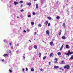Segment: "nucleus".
<instances>
[{
	"label": "nucleus",
	"instance_id": "obj_1",
	"mask_svg": "<svg viewBox=\"0 0 73 73\" xmlns=\"http://www.w3.org/2000/svg\"><path fill=\"white\" fill-rule=\"evenodd\" d=\"M64 69H70V66L68 64H66L64 66Z\"/></svg>",
	"mask_w": 73,
	"mask_h": 73
},
{
	"label": "nucleus",
	"instance_id": "obj_2",
	"mask_svg": "<svg viewBox=\"0 0 73 73\" xmlns=\"http://www.w3.org/2000/svg\"><path fill=\"white\" fill-rule=\"evenodd\" d=\"M46 34L48 35H49V33H50V32H49V30H47L46 31Z\"/></svg>",
	"mask_w": 73,
	"mask_h": 73
},
{
	"label": "nucleus",
	"instance_id": "obj_3",
	"mask_svg": "<svg viewBox=\"0 0 73 73\" xmlns=\"http://www.w3.org/2000/svg\"><path fill=\"white\" fill-rule=\"evenodd\" d=\"M14 5H16L19 4V3L18 2H17L16 1H14Z\"/></svg>",
	"mask_w": 73,
	"mask_h": 73
},
{
	"label": "nucleus",
	"instance_id": "obj_4",
	"mask_svg": "<svg viewBox=\"0 0 73 73\" xmlns=\"http://www.w3.org/2000/svg\"><path fill=\"white\" fill-rule=\"evenodd\" d=\"M48 21H47L45 22L44 24L46 25H48Z\"/></svg>",
	"mask_w": 73,
	"mask_h": 73
},
{
	"label": "nucleus",
	"instance_id": "obj_5",
	"mask_svg": "<svg viewBox=\"0 0 73 73\" xmlns=\"http://www.w3.org/2000/svg\"><path fill=\"white\" fill-rule=\"evenodd\" d=\"M50 44L51 45V46H52V45H54V44H53V42H51L50 43Z\"/></svg>",
	"mask_w": 73,
	"mask_h": 73
},
{
	"label": "nucleus",
	"instance_id": "obj_6",
	"mask_svg": "<svg viewBox=\"0 0 73 73\" xmlns=\"http://www.w3.org/2000/svg\"><path fill=\"white\" fill-rule=\"evenodd\" d=\"M59 68V67L58 66H55L54 67V69H58Z\"/></svg>",
	"mask_w": 73,
	"mask_h": 73
},
{
	"label": "nucleus",
	"instance_id": "obj_7",
	"mask_svg": "<svg viewBox=\"0 0 73 73\" xmlns=\"http://www.w3.org/2000/svg\"><path fill=\"white\" fill-rule=\"evenodd\" d=\"M62 64H65L64 61L62 60L61 61Z\"/></svg>",
	"mask_w": 73,
	"mask_h": 73
},
{
	"label": "nucleus",
	"instance_id": "obj_8",
	"mask_svg": "<svg viewBox=\"0 0 73 73\" xmlns=\"http://www.w3.org/2000/svg\"><path fill=\"white\" fill-rule=\"evenodd\" d=\"M34 48L35 49H37V46L36 45H34Z\"/></svg>",
	"mask_w": 73,
	"mask_h": 73
},
{
	"label": "nucleus",
	"instance_id": "obj_9",
	"mask_svg": "<svg viewBox=\"0 0 73 73\" xmlns=\"http://www.w3.org/2000/svg\"><path fill=\"white\" fill-rule=\"evenodd\" d=\"M27 5H29V6H30V5H31V3H27Z\"/></svg>",
	"mask_w": 73,
	"mask_h": 73
},
{
	"label": "nucleus",
	"instance_id": "obj_10",
	"mask_svg": "<svg viewBox=\"0 0 73 73\" xmlns=\"http://www.w3.org/2000/svg\"><path fill=\"white\" fill-rule=\"evenodd\" d=\"M62 38L63 40H65V39H66V37L64 36H63L62 37Z\"/></svg>",
	"mask_w": 73,
	"mask_h": 73
},
{
	"label": "nucleus",
	"instance_id": "obj_11",
	"mask_svg": "<svg viewBox=\"0 0 73 73\" xmlns=\"http://www.w3.org/2000/svg\"><path fill=\"white\" fill-rule=\"evenodd\" d=\"M62 32V31L61 30H60L59 32L58 33L59 35H61V32Z\"/></svg>",
	"mask_w": 73,
	"mask_h": 73
},
{
	"label": "nucleus",
	"instance_id": "obj_12",
	"mask_svg": "<svg viewBox=\"0 0 73 73\" xmlns=\"http://www.w3.org/2000/svg\"><path fill=\"white\" fill-rule=\"evenodd\" d=\"M64 46V44H63L62 46H61L60 49V50H62V48H63V46Z\"/></svg>",
	"mask_w": 73,
	"mask_h": 73
},
{
	"label": "nucleus",
	"instance_id": "obj_13",
	"mask_svg": "<svg viewBox=\"0 0 73 73\" xmlns=\"http://www.w3.org/2000/svg\"><path fill=\"white\" fill-rule=\"evenodd\" d=\"M63 26L64 28H65V23H63Z\"/></svg>",
	"mask_w": 73,
	"mask_h": 73
},
{
	"label": "nucleus",
	"instance_id": "obj_14",
	"mask_svg": "<svg viewBox=\"0 0 73 73\" xmlns=\"http://www.w3.org/2000/svg\"><path fill=\"white\" fill-rule=\"evenodd\" d=\"M47 19L48 20H52V18L50 17H47Z\"/></svg>",
	"mask_w": 73,
	"mask_h": 73
},
{
	"label": "nucleus",
	"instance_id": "obj_15",
	"mask_svg": "<svg viewBox=\"0 0 73 73\" xmlns=\"http://www.w3.org/2000/svg\"><path fill=\"white\" fill-rule=\"evenodd\" d=\"M64 54H66V55H67V56H69V55H70V54H69V53H65Z\"/></svg>",
	"mask_w": 73,
	"mask_h": 73
},
{
	"label": "nucleus",
	"instance_id": "obj_16",
	"mask_svg": "<svg viewBox=\"0 0 73 73\" xmlns=\"http://www.w3.org/2000/svg\"><path fill=\"white\" fill-rule=\"evenodd\" d=\"M36 7L37 9H38V4L37 3H36Z\"/></svg>",
	"mask_w": 73,
	"mask_h": 73
},
{
	"label": "nucleus",
	"instance_id": "obj_17",
	"mask_svg": "<svg viewBox=\"0 0 73 73\" xmlns=\"http://www.w3.org/2000/svg\"><path fill=\"white\" fill-rule=\"evenodd\" d=\"M66 48L67 49H68L69 48V45H66Z\"/></svg>",
	"mask_w": 73,
	"mask_h": 73
},
{
	"label": "nucleus",
	"instance_id": "obj_18",
	"mask_svg": "<svg viewBox=\"0 0 73 73\" xmlns=\"http://www.w3.org/2000/svg\"><path fill=\"white\" fill-rule=\"evenodd\" d=\"M8 56V55L7 54H4L3 55L4 57H5L6 56Z\"/></svg>",
	"mask_w": 73,
	"mask_h": 73
},
{
	"label": "nucleus",
	"instance_id": "obj_19",
	"mask_svg": "<svg viewBox=\"0 0 73 73\" xmlns=\"http://www.w3.org/2000/svg\"><path fill=\"white\" fill-rule=\"evenodd\" d=\"M71 60H73V55H72L71 56V57L70 58Z\"/></svg>",
	"mask_w": 73,
	"mask_h": 73
},
{
	"label": "nucleus",
	"instance_id": "obj_20",
	"mask_svg": "<svg viewBox=\"0 0 73 73\" xmlns=\"http://www.w3.org/2000/svg\"><path fill=\"white\" fill-rule=\"evenodd\" d=\"M58 56H60L61 55V52H58Z\"/></svg>",
	"mask_w": 73,
	"mask_h": 73
},
{
	"label": "nucleus",
	"instance_id": "obj_21",
	"mask_svg": "<svg viewBox=\"0 0 73 73\" xmlns=\"http://www.w3.org/2000/svg\"><path fill=\"white\" fill-rule=\"evenodd\" d=\"M53 52L51 53L50 54V57H51L52 55H53Z\"/></svg>",
	"mask_w": 73,
	"mask_h": 73
},
{
	"label": "nucleus",
	"instance_id": "obj_22",
	"mask_svg": "<svg viewBox=\"0 0 73 73\" xmlns=\"http://www.w3.org/2000/svg\"><path fill=\"white\" fill-rule=\"evenodd\" d=\"M54 61H58V59L56 58L54 59Z\"/></svg>",
	"mask_w": 73,
	"mask_h": 73
},
{
	"label": "nucleus",
	"instance_id": "obj_23",
	"mask_svg": "<svg viewBox=\"0 0 73 73\" xmlns=\"http://www.w3.org/2000/svg\"><path fill=\"white\" fill-rule=\"evenodd\" d=\"M56 18L57 19H60V16H57L56 17Z\"/></svg>",
	"mask_w": 73,
	"mask_h": 73
},
{
	"label": "nucleus",
	"instance_id": "obj_24",
	"mask_svg": "<svg viewBox=\"0 0 73 73\" xmlns=\"http://www.w3.org/2000/svg\"><path fill=\"white\" fill-rule=\"evenodd\" d=\"M31 71L32 72H33V71H34V69H33V68H32L31 69Z\"/></svg>",
	"mask_w": 73,
	"mask_h": 73
},
{
	"label": "nucleus",
	"instance_id": "obj_25",
	"mask_svg": "<svg viewBox=\"0 0 73 73\" xmlns=\"http://www.w3.org/2000/svg\"><path fill=\"white\" fill-rule=\"evenodd\" d=\"M41 53L40 52L39 53L38 55H39V57H41Z\"/></svg>",
	"mask_w": 73,
	"mask_h": 73
},
{
	"label": "nucleus",
	"instance_id": "obj_26",
	"mask_svg": "<svg viewBox=\"0 0 73 73\" xmlns=\"http://www.w3.org/2000/svg\"><path fill=\"white\" fill-rule=\"evenodd\" d=\"M19 3L21 4V3H23V1H20Z\"/></svg>",
	"mask_w": 73,
	"mask_h": 73
},
{
	"label": "nucleus",
	"instance_id": "obj_27",
	"mask_svg": "<svg viewBox=\"0 0 73 73\" xmlns=\"http://www.w3.org/2000/svg\"><path fill=\"white\" fill-rule=\"evenodd\" d=\"M58 62L57 61H55L54 62V64H57Z\"/></svg>",
	"mask_w": 73,
	"mask_h": 73
},
{
	"label": "nucleus",
	"instance_id": "obj_28",
	"mask_svg": "<svg viewBox=\"0 0 73 73\" xmlns=\"http://www.w3.org/2000/svg\"><path fill=\"white\" fill-rule=\"evenodd\" d=\"M46 58V56H44L43 58V60H45Z\"/></svg>",
	"mask_w": 73,
	"mask_h": 73
},
{
	"label": "nucleus",
	"instance_id": "obj_29",
	"mask_svg": "<svg viewBox=\"0 0 73 73\" xmlns=\"http://www.w3.org/2000/svg\"><path fill=\"white\" fill-rule=\"evenodd\" d=\"M31 25H34V22H31Z\"/></svg>",
	"mask_w": 73,
	"mask_h": 73
},
{
	"label": "nucleus",
	"instance_id": "obj_30",
	"mask_svg": "<svg viewBox=\"0 0 73 73\" xmlns=\"http://www.w3.org/2000/svg\"><path fill=\"white\" fill-rule=\"evenodd\" d=\"M38 27H41V25L40 24H39L38 25Z\"/></svg>",
	"mask_w": 73,
	"mask_h": 73
},
{
	"label": "nucleus",
	"instance_id": "obj_31",
	"mask_svg": "<svg viewBox=\"0 0 73 73\" xmlns=\"http://www.w3.org/2000/svg\"><path fill=\"white\" fill-rule=\"evenodd\" d=\"M59 69H60V70H62V67H60L59 68Z\"/></svg>",
	"mask_w": 73,
	"mask_h": 73
},
{
	"label": "nucleus",
	"instance_id": "obj_32",
	"mask_svg": "<svg viewBox=\"0 0 73 73\" xmlns=\"http://www.w3.org/2000/svg\"><path fill=\"white\" fill-rule=\"evenodd\" d=\"M73 54V52H70V54Z\"/></svg>",
	"mask_w": 73,
	"mask_h": 73
},
{
	"label": "nucleus",
	"instance_id": "obj_33",
	"mask_svg": "<svg viewBox=\"0 0 73 73\" xmlns=\"http://www.w3.org/2000/svg\"><path fill=\"white\" fill-rule=\"evenodd\" d=\"M68 53L70 54V50H68Z\"/></svg>",
	"mask_w": 73,
	"mask_h": 73
},
{
	"label": "nucleus",
	"instance_id": "obj_34",
	"mask_svg": "<svg viewBox=\"0 0 73 73\" xmlns=\"http://www.w3.org/2000/svg\"><path fill=\"white\" fill-rule=\"evenodd\" d=\"M21 12H24V10H23V9L21 10Z\"/></svg>",
	"mask_w": 73,
	"mask_h": 73
},
{
	"label": "nucleus",
	"instance_id": "obj_35",
	"mask_svg": "<svg viewBox=\"0 0 73 73\" xmlns=\"http://www.w3.org/2000/svg\"><path fill=\"white\" fill-rule=\"evenodd\" d=\"M33 15H36V13H35L34 12H33Z\"/></svg>",
	"mask_w": 73,
	"mask_h": 73
},
{
	"label": "nucleus",
	"instance_id": "obj_36",
	"mask_svg": "<svg viewBox=\"0 0 73 73\" xmlns=\"http://www.w3.org/2000/svg\"><path fill=\"white\" fill-rule=\"evenodd\" d=\"M28 17H31V15H29Z\"/></svg>",
	"mask_w": 73,
	"mask_h": 73
},
{
	"label": "nucleus",
	"instance_id": "obj_37",
	"mask_svg": "<svg viewBox=\"0 0 73 73\" xmlns=\"http://www.w3.org/2000/svg\"><path fill=\"white\" fill-rule=\"evenodd\" d=\"M50 23H49L48 24V26H50Z\"/></svg>",
	"mask_w": 73,
	"mask_h": 73
},
{
	"label": "nucleus",
	"instance_id": "obj_38",
	"mask_svg": "<svg viewBox=\"0 0 73 73\" xmlns=\"http://www.w3.org/2000/svg\"><path fill=\"white\" fill-rule=\"evenodd\" d=\"M40 70H41V71H42V72H43L44 71V70L42 69H40Z\"/></svg>",
	"mask_w": 73,
	"mask_h": 73
},
{
	"label": "nucleus",
	"instance_id": "obj_39",
	"mask_svg": "<svg viewBox=\"0 0 73 73\" xmlns=\"http://www.w3.org/2000/svg\"><path fill=\"white\" fill-rule=\"evenodd\" d=\"M9 72H10V73H11V72H12V70H10V69H9Z\"/></svg>",
	"mask_w": 73,
	"mask_h": 73
},
{
	"label": "nucleus",
	"instance_id": "obj_40",
	"mask_svg": "<svg viewBox=\"0 0 73 73\" xmlns=\"http://www.w3.org/2000/svg\"><path fill=\"white\" fill-rule=\"evenodd\" d=\"M4 60L2 59L1 60V61H2V62H4Z\"/></svg>",
	"mask_w": 73,
	"mask_h": 73
},
{
	"label": "nucleus",
	"instance_id": "obj_41",
	"mask_svg": "<svg viewBox=\"0 0 73 73\" xmlns=\"http://www.w3.org/2000/svg\"><path fill=\"white\" fill-rule=\"evenodd\" d=\"M9 45L11 46L12 45V43H9Z\"/></svg>",
	"mask_w": 73,
	"mask_h": 73
},
{
	"label": "nucleus",
	"instance_id": "obj_42",
	"mask_svg": "<svg viewBox=\"0 0 73 73\" xmlns=\"http://www.w3.org/2000/svg\"><path fill=\"white\" fill-rule=\"evenodd\" d=\"M28 70V69L27 68H26V71H27Z\"/></svg>",
	"mask_w": 73,
	"mask_h": 73
},
{
	"label": "nucleus",
	"instance_id": "obj_43",
	"mask_svg": "<svg viewBox=\"0 0 73 73\" xmlns=\"http://www.w3.org/2000/svg\"><path fill=\"white\" fill-rule=\"evenodd\" d=\"M9 53H11V50H9Z\"/></svg>",
	"mask_w": 73,
	"mask_h": 73
},
{
	"label": "nucleus",
	"instance_id": "obj_44",
	"mask_svg": "<svg viewBox=\"0 0 73 73\" xmlns=\"http://www.w3.org/2000/svg\"><path fill=\"white\" fill-rule=\"evenodd\" d=\"M48 64H49V65H50V64H51V62H48Z\"/></svg>",
	"mask_w": 73,
	"mask_h": 73
},
{
	"label": "nucleus",
	"instance_id": "obj_45",
	"mask_svg": "<svg viewBox=\"0 0 73 73\" xmlns=\"http://www.w3.org/2000/svg\"><path fill=\"white\" fill-rule=\"evenodd\" d=\"M23 60H24L25 59V56H24L23 57Z\"/></svg>",
	"mask_w": 73,
	"mask_h": 73
},
{
	"label": "nucleus",
	"instance_id": "obj_46",
	"mask_svg": "<svg viewBox=\"0 0 73 73\" xmlns=\"http://www.w3.org/2000/svg\"><path fill=\"white\" fill-rule=\"evenodd\" d=\"M23 6V5L22 4L21 5V7H22Z\"/></svg>",
	"mask_w": 73,
	"mask_h": 73
},
{
	"label": "nucleus",
	"instance_id": "obj_47",
	"mask_svg": "<svg viewBox=\"0 0 73 73\" xmlns=\"http://www.w3.org/2000/svg\"><path fill=\"white\" fill-rule=\"evenodd\" d=\"M58 2H59L58 1H57V2L56 3V4H58Z\"/></svg>",
	"mask_w": 73,
	"mask_h": 73
},
{
	"label": "nucleus",
	"instance_id": "obj_48",
	"mask_svg": "<svg viewBox=\"0 0 73 73\" xmlns=\"http://www.w3.org/2000/svg\"><path fill=\"white\" fill-rule=\"evenodd\" d=\"M23 32H26V31L24 30V31H23Z\"/></svg>",
	"mask_w": 73,
	"mask_h": 73
},
{
	"label": "nucleus",
	"instance_id": "obj_49",
	"mask_svg": "<svg viewBox=\"0 0 73 73\" xmlns=\"http://www.w3.org/2000/svg\"><path fill=\"white\" fill-rule=\"evenodd\" d=\"M62 71H64V69H63L62 68Z\"/></svg>",
	"mask_w": 73,
	"mask_h": 73
},
{
	"label": "nucleus",
	"instance_id": "obj_50",
	"mask_svg": "<svg viewBox=\"0 0 73 73\" xmlns=\"http://www.w3.org/2000/svg\"><path fill=\"white\" fill-rule=\"evenodd\" d=\"M36 34V32L35 33V35Z\"/></svg>",
	"mask_w": 73,
	"mask_h": 73
},
{
	"label": "nucleus",
	"instance_id": "obj_51",
	"mask_svg": "<svg viewBox=\"0 0 73 73\" xmlns=\"http://www.w3.org/2000/svg\"><path fill=\"white\" fill-rule=\"evenodd\" d=\"M23 72H24V69H23Z\"/></svg>",
	"mask_w": 73,
	"mask_h": 73
},
{
	"label": "nucleus",
	"instance_id": "obj_52",
	"mask_svg": "<svg viewBox=\"0 0 73 73\" xmlns=\"http://www.w3.org/2000/svg\"><path fill=\"white\" fill-rule=\"evenodd\" d=\"M29 41L30 42H31V40H29Z\"/></svg>",
	"mask_w": 73,
	"mask_h": 73
},
{
	"label": "nucleus",
	"instance_id": "obj_53",
	"mask_svg": "<svg viewBox=\"0 0 73 73\" xmlns=\"http://www.w3.org/2000/svg\"><path fill=\"white\" fill-rule=\"evenodd\" d=\"M17 46H19V45L18 44H17Z\"/></svg>",
	"mask_w": 73,
	"mask_h": 73
},
{
	"label": "nucleus",
	"instance_id": "obj_54",
	"mask_svg": "<svg viewBox=\"0 0 73 73\" xmlns=\"http://www.w3.org/2000/svg\"><path fill=\"white\" fill-rule=\"evenodd\" d=\"M15 46H16V45H17V44H15Z\"/></svg>",
	"mask_w": 73,
	"mask_h": 73
},
{
	"label": "nucleus",
	"instance_id": "obj_55",
	"mask_svg": "<svg viewBox=\"0 0 73 73\" xmlns=\"http://www.w3.org/2000/svg\"><path fill=\"white\" fill-rule=\"evenodd\" d=\"M34 1H37V0H33Z\"/></svg>",
	"mask_w": 73,
	"mask_h": 73
},
{
	"label": "nucleus",
	"instance_id": "obj_56",
	"mask_svg": "<svg viewBox=\"0 0 73 73\" xmlns=\"http://www.w3.org/2000/svg\"><path fill=\"white\" fill-rule=\"evenodd\" d=\"M17 18H19V17H17Z\"/></svg>",
	"mask_w": 73,
	"mask_h": 73
},
{
	"label": "nucleus",
	"instance_id": "obj_57",
	"mask_svg": "<svg viewBox=\"0 0 73 73\" xmlns=\"http://www.w3.org/2000/svg\"><path fill=\"white\" fill-rule=\"evenodd\" d=\"M54 39H52L53 41H54Z\"/></svg>",
	"mask_w": 73,
	"mask_h": 73
},
{
	"label": "nucleus",
	"instance_id": "obj_58",
	"mask_svg": "<svg viewBox=\"0 0 73 73\" xmlns=\"http://www.w3.org/2000/svg\"><path fill=\"white\" fill-rule=\"evenodd\" d=\"M20 29H21V28L20 27Z\"/></svg>",
	"mask_w": 73,
	"mask_h": 73
},
{
	"label": "nucleus",
	"instance_id": "obj_59",
	"mask_svg": "<svg viewBox=\"0 0 73 73\" xmlns=\"http://www.w3.org/2000/svg\"><path fill=\"white\" fill-rule=\"evenodd\" d=\"M67 1L68 2L69 1Z\"/></svg>",
	"mask_w": 73,
	"mask_h": 73
}]
</instances>
